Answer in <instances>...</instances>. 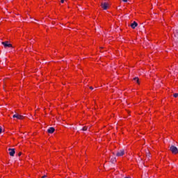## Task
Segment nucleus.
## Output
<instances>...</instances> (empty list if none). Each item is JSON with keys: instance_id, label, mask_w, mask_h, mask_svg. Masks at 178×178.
I'll list each match as a JSON object with an SVG mask.
<instances>
[{"instance_id": "16", "label": "nucleus", "mask_w": 178, "mask_h": 178, "mask_svg": "<svg viewBox=\"0 0 178 178\" xmlns=\"http://www.w3.org/2000/svg\"><path fill=\"white\" fill-rule=\"evenodd\" d=\"M90 90H94V88L90 87Z\"/></svg>"}, {"instance_id": "11", "label": "nucleus", "mask_w": 178, "mask_h": 178, "mask_svg": "<svg viewBox=\"0 0 178 178\" xmlns=\"http://www.w3.org/2000/svg\"><path fill=\"white\" fill-rule=\"evenodd\" d=\"M173 97H175V98H178V93L174 94Z\"/></svg>"}, {"instance_id": "9", "label": "nucleus", "mask_w": 178, "mask_h": 178, "mask_svg": "<svg viewBox=\"0 0 178 178\" xmlns=\"http://www.w3.org/2000/svg\"><path fill=\"white\" fill-rule=\"evenodd\" d=\"M134 80L136 81L138 84H140V79H138V78H134Z\"/></svg>"}, {"instance_id": "7", "label": "nucleus", "mask_w": 178, "mask_h": 178, "mask_svg": "<svg viewBox=\"0 0 178 178\" xmlns=\"http://www.w3.org/2000/svg\"><path fill=\"white\" fill-rule=\"evenodd\" d=\"M54 131H55V128L54 127H50L47 130V132L49 134H52V133H54Z\"/></svg>"}, {"instance_id": "1", "label": "nucleus", "mask_w": 178, "mask_h": 178, "mask_svg": "<svg viewBox=\"0 0 178 178\" xmlns=\"http://www.w3.org/2000/svg\"><path fill=\"white\" fill-rule=\"evenodd\" d=\"M170 150L171 151V152H172L173 154H178V149L177 147H176V146H171L170 147Z\"/></svg>"}, {"instance_id": "17", "label": "nucleus", "mask_w": 178, "mask_h": 178, "mask_svg": "<svg viewBox=\"0 0 178 178\" xmlns=\"http://www.w3.org/2000/svg\"><path fill=\"white\" fill-rule=\"evenodd\" d=\"M123 2H127V0H122Z\"/></svg>"}, {"instance_id": "13", "label": "nucleus", "mask_w": 178, "mask_h": 178, "mask_svg": "<svg viewBox=\"0 0 178 178\" xmlns=\"http://www.w3.org/2000/svg\"><path fill=\"white\" fill-rule=\"evenodd\" d=\"M60 2L61 3H63L65 2V0H61Z\"/></svg>"}, {"instance_id": "18", "label": "nucleus", "mask_w": 178, "mask_h": 178, "mask_svg": "<svg viewBox=\"0 0 178 178\" xmlns=\"http://www.w3.org/2000/svg\"><path fill=\"white\" fill-rule=\"evenodd\" d=\"M45 177H47V176H46V175H44V176L42 177V178H45Z\"/></svg>"}, {"instance_id": "19", "label": "nucleus", "mask_w": 178, "mask_h": 178, "mask_svg": "<svg viewBox=\"0 0 178 178\" xmlns=\"http://www.w3.org/2000/svg\"><path fill=\"white\" fill-rule=\"evenodd\" d=\"M147 156H149V154H147Z\"/></svg>"}, {"instance_id": "15", "label": "nucleus", "mask_w": 178, "mask_h": 178, "mask_svg": "<svg viewBox=\"0 0 178 178\" xmlns=\"http://www.w3.org/2000/svg\"><path fill=\"white\" fill-rule=\"evenodd\" d=\"M0 133H2V128H0Z\"/></svg>"}, {"instance_id": "10", "label": "nucleus", "mask_w": 178, "mask_h": 178, "mask_svg": "<svg viewBox=\"0 0 178 178\" xmlns=\"http://www.w3.org/2000/svg\"><path fill=\"white\" fill-rule=\"evenodd\" d=\"M111 162L112 163H115V162H116V158H113V159H111Z\"/></svg>"}, {"instance_id": "4", "label": "nucleus", "mask_w": 178, "mask_h": 178, "mask_svg": "<svg viewBox=\"0 0 178 178\" xmlns=\"http://www.w3.org/2000/svg\"><path fill=\"white\" fill-rule=\"evenodd\" d=\"M124 149H120L116 154V156H123L124 155Z\"/></svg>"}, {"instance_id": "2", "label": "nucleus", "mask_w": 178, "mask_h": 178, "mask_svg": "<svg viewBox=\"0 0 178 178\" xmlns=\"http://www.w3.org/2000/svg\"><path fill=\"white\" fill-rule=\"evenodd\" d=\"M101 6L102 8V9H104V10H106V9H108V8H109V3H106V2H103L101 3Z\"/></svg>"}, {"instance_id": "12", "label": "nucleus", "mask_w": 178, "mask_h": 178, "mask_svg": "<svg viewBox=\"0 0 178 178\" xmlns=\"http://www.w3.org/2000/svg\"><path fill=\"white\" fill-rule=\"evenodd\" d=\"M82 130H83V131H86L87 130V127H83V129H82Z\"/></svg>"}, {"instance_id": "5", "label": "nucleus", "mask_w": 178, "mask_h": 178, "mask_svg": "<svg viewBox=\"0 0 178 178\" xmlns=\"http://www.w3.org/2000/svg\"><path fill=\"white\" fill-rule=\"evenodd\" d=\"M8 151H9V155H10V156H15V149H8Z\"/></svg>"}, {"instance_id": "6", "label": "nucleus", "mask_w": 178, "mask_h": 178, "mask_svg": "<svg viewBox=\"0 0 178 178\" xmlns=\"http://www.w3.org/2000/svg\"><path fill=\"white\" fill-rule=\"evenodd\" d=\"M13 118H16L17 119H19V120H22L23 119V115H20L19 114H15Z\"/></svg>"}, {"instance_id": "8", "label": "nucleus", "mask_w": 178, "mask_h": 178, "mask_svg": "<svg viewBox=\"0 0 178 178\" xmlns=\"http://www.w3.org/2000/svg\"><path fill=\"white\" fill-rule=\"evenodd\" d=\"M137 26H138V24H137V22H134L131 24V27H132L133 29H136L137 27Z\"/></svg>"}, {"instance_id": "3", "label": "nucleus", "mask_w": 178, "mask_h": 178, "mask_svg": "<svg viewBox=\"0 0 178 178\" xmlns=\"http://www.w3.org/2000/svg\"><path fill=\"white\" fill-rule=\"evenodd\" d=\"M2 44L5 48H12V44L9 43V42H2Z\"/></svg>"}, {"instance_id": "14", "label": "nucleus", "mask_w": 178, "mask_h": 178, "mask_svg": "<svg viewBox=\"0 0 178 178\" xmlns=\"http://www.w3.org/2000/svg\"><path fill=\"white\" fill-rule=\"evenodd\" d=\"M20 155H22V152H19V153L18 154V156H20Z\"/></svg>"}]
</instances>
